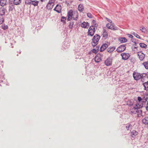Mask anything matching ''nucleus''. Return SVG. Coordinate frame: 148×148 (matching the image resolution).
Listing matches in <instances>:
<instances>
[{
    "label": "nucleus",
    "instance_id": "nucleus-1",
    "mask_svg": "<svg viewBox=\"0 0 148 148\" xmlns=\"http://www.w3.org/2000/svg\"><path fill=\"white\" fill-rule=\"evenodd\" d=\"M100 38V36L98 34H96L93 36L91 42L93 47H95L97 45Z\"/></svg>",
    "mask_w": 148,
    "mask_h": 148
},
{
    "label": "nucleus",
    "instance_id": "nucleus-2",
    "mask_svg": "<svg viewBox=\"0 0 148 148\" xmlns=\"http://www.w3.org/2000/svg\"><path fill=\"white\" fill-rule=\"evenodd\" d=\"M95 32V25L90 26L88 29L87 36L92 37L94 36Z\"/></svg>",
    "mask_w": 148,
    "mask_h": 148
},
{
    "label": "nucleus",
    "instance_id": "nucleus-3",
    "mask_svg": "<svg viewBox=\"0 0 148 148\" xmlns=\"http://www.w3.org/2000/svg\"><path fill=\"white\" fill-rule=\"evenodd\" d=\"M133 77L134 79L138 80L140 78H143V75H141L140 73L134 72L133 74Z\"/></svg>",
    "mask_w": 148,
    "mask_h": 148
},
{
    "label": "nucleus",
    "instance_id": "nucleus-4",
    "mask_svg": "<svg viewBox=\"0 0 148 148\" xmlns=\"http://www.w3.org/2000/svg\"><path fill=\"white\" fill-rule=\"evenodd\" d=\"M112 58L109 57L105 61L104 63L107 66H110L112 65Z\"/></svg>",
    "mask_w": 148,
    "mask_h": 148
},
{
    "label": "nucleus",
    "instance_id": "nucleus-5",
    "mask_svg": "<svg viewBox=\"0 0 148 148\" xmlns=\"http://www.w3.org/2000/svg\"><path fill=\"white\" fill-rule=\"evenodd\" d=\"M103 55L99 53H97L95 57V61L96 62H99L101 60V58Z\"/></svg>",
    "mask_w": 148,
    "mask_h": 148
},
{
    "label": "nucleus",
    "instance_id": "nucleus-6",
    "mask_svg": "<svg viewBox=\"0 0 148 148\" xmlns=\"http://www.w3.org/2000/svg\"><path fill=\"white\" fill-rule=\"evenodd\" d=\"M125 45H123L119 47L116 51L119 53H121L124 51L126 49Z\"/></svg>",
    "mask_w": 148,
    "mask_h": 148
},
{
    "label": "nucleus",
    "instance_id": "nucleus-7",
    "mask_svg": "<svg viewBox=\"0 0 148 148\" xmlns=\"http://www.w3.org/2000/svg\"><path fill=\"white\" fill-rule=\"evenodd\" d=\"M122 59L124 60H127L130 57V55L129 53H124L121 54Z\"/></svg>",
    "mask_w": 148,
    "mask_h": 148
},
{
    "label": "nucleus",
    "instance_id": "nucleus-8",
    "mask_svg": "<svg viewBox=\"0 0 148 148\" xmlns=\"http://www.w3.org/2000/svg\"><path fill=\"white\" fill-rule=\"evenodd\" d=\"M137 55L139 58L140 61L143 60L144 58L145 55L142 51H140L137 52Z\"/></svg>",
    "mask_w": 148,
    "mask_h": 148
},
{
    "label": "nucleus",
    "instance_id": "nucleus-9",
    "mask_svg": "<svg viewBox=\"0 0 148 148\" xmlns=\"http://www.w3.org/2000/svg\"><path fill=\"white\" fill-rule=\"evenodd\" d=\"M61 7L60 5L57 4L54 9V11H56L58 13H60L61 12Z\"/></svg>",
    "mask_w": 148,
    "mask_h": 148
},
{
    "label": "nucleus",
    "instance_id": "nucleus-10",
    "mask_svg": "<svg viewBox=\"0 0 148 148\" xmlns=\"http://www.w3.org/2000/svg\"><path fill=\"white\" fill-rule=\"evenodd\" d=\"M54 5L53 1H49L48 4H47V9L48 10L51 9Z\"/></svg>",
    "mask_w": 148,
    "mask_h": 148
},
{
    "label": "nucleus",
    "instance_id": "nucleus-11",
    "mask_svg": "<svg viewBox=\"0 0 148 148\" xmlns=\"http://www.w3.org/2000/svg\"><path fill=\"white\" fill-rule=\"evenodd\" d=\"M108 47V44L106 43H105L103 45H102L99 51L101 52H102L105 50Z\"/></svg>",
    "mask_w": 148,
    "mask_h": 148
},
{
    "label": "nucleus",
    "instance_id": "nucleus-12",
    "mask_svg": "<svg viewBox=\"0 0 148 148\" xmlns=\"http://www.w3.org/2000/svg\"><path fill=\"white\" fill-rule=\"evenodd\" d=\"M103 33L102 34V37L105 39L107 38L108 36V34L106 31L105 29H103Z\"/></svg>",
    "mask_w": 148,
    "mask_h": 148
},
{
    "label": "nucleus",
    "instance_id": "nucleus-13",
    "mask_svg": "<svg viewBox=\"0 0 148 148\" xmlns=\"http://www.w3.org/2000/svg\"><path fill=\"white\" fill-rule=\"evenodd\" d=\"M81 26L83 28L87 29L89 27V23L88 22H84L81 24Z\"/></svg>",
    "mask_w": 148,
    "mask_h": 148
},
{
    "label": "nucleus",
    "instance_id": "nucleus-14",
    "mask_svg": "<svg viewBox=\"0 0 148 148\" xmlns=\"http://www.w3.org/2000/svg\"><path fill=\"white\" fill-rule=\"evenodd\" d=\"M138 132L135 130H132L130 133L131 136L133 138H134L138 135Z\"/></svg>",
    "mask_w": 148,
    "mask_h": 148
},
{
    "label": "nucleus",
    "instance_id": "nucleus-15",
    "mask_svg": "<svg viewBox=\"0 0 148 148\" xmlns=\"http://www.w3.org/2000/svg\"><path fill=\"white\" fill-rule=\"evenodd\" d=\"M143 104L139 105L138 103H137L135 104V106H134L133 108L134 109L137 110L138 109L140 108L143 107Z\"/></svg>",
    "mask_w": 148,
    "mask_h": 148
},
{
    "label": "nucleus",
    "instance_id": "nucleus-16",
    "mask_svg": "<svg viewBox=\"0 0 148 148\" xmlns=\"http://www.w3.org/2000/svg\"><path fill=\"white\" fill-rule=\"evenodd\" d=\"M142 122L144 124L147 125L148 128V116L145 117L142 120Z\"/></svg>",
    "mask_w": 148,
    "mask_h": 148
},
{
    "label": "nucleus",
    "instance_id": "nucleus-17",
    "mask_svg": "<svg viewBox=\"0 0 148 148\" xmlns=\"http://www.w3.org/2000/svg\"><path fill=\"white\" fill-rule=\"evenodd\" d=\"M115 47H110L107 49V51L110 53H111L114 51L115 49Z\"/></svg>",
    "mask_w": 148,
    "mask_h": 148
},
{
    "label": "nucleus",
    "instance_id": "nucleus-18",
    "mask_svg": "<svg viewBox=\"0 0 148 148\" xmlns=\"http://www.w3.org/2000/svg\"><path fill=\"white\" fill-rule=\"evenodd\" d=\"M6 9L4 8L1 7L0 8V16H2L5 14Z\"/></svg>",
    "mask_w": 148,
    "mask_h": 148
},
{
    "label": "nucleus",
    "instance_id": "nucleus-19",
    "mask_svg": "<svg viewBox=\"0 0 148 148\" xmlns=\"http://www.w3.org/2000/svg\"><path fill=\"white\" fill-rule=\"evenodd\" d=\"M119 41L121 43H124L127 41V39L125 37L120 38H119Z\"/></svg>",
    "mask_w": 148,
    "mask_h": 148
},
{
    "label": "nucleus",
    "instance_id": "nucleus-20",
    "mask_svg": "<svg viewBox=\"0 0 148 148\" xmlns=\"http://www.w3.org/2000/svg\"><path fill=\"white\" fill-rule=\"evenodd\" d=\"M84 9V7L83 5L82 4H80L79 5L78 7V10L80 12H82Z\"/></svg>",
    "mask_w": 148,
    "mask_h": 148
},
{
    "label": "nucleus",
    "instance_id": "nucleus-21",
    "mask_svg": "<svg viewBox=\"0 0 148 148\" xmlns=\"http://www.w3.org/2000/svg\"><path fill=\"white\" fill-rule=\"evenodd\" d=\"M73 11L72 10H70L67 13V17H71L73 18Z\"/></svg>",
    "mask_w": 148,
    "mask_h": 148
},
{
    "label": "nucleus",
    "instance_id": "nucleus-22",
    "mask_svg": "<svg viewBox=\"0 0 148 148\" xmlns=\"http://www.w3.org/2000/svg\"><path fill=\"white\" fill-rule=\"evenodd\" d=\"M7 0H0V5L2 6H4L6 5Z\"/></svg>",
    "mask_w": 148,
    "mask_h": 148
},
{
    "label": "nucleus",
    "instance_id": "nucleus-23",
    "mask_svg": "<svg viewBox=\"0 0 148 148\" xmlns=\"http://www.w3.org/2000/svg\"><path fill=\"white\" fill-rule=\"evenodd\" d=\"M109 29H110L112 30H118L119 28L115 26L114 25L111 24V25H110V26Z\"/></svg>",
    "mask_w": 148,
    "mask_h": 148
},
{
    "label": "nucleus",
    "instance_id": "nucleus-24",
    "mask_svg": "<svg viewBox=\"0 0 148 148\" xmlns=\"http://www.w3.org/2000/svg\"><path fill=\"white\" fill-rule=\"evenodd\" d=\"M134 104L133 100H128L127 103V105L130 106H132Z\"/></svg>",
    "mask_w": 148,
    "mask_h": 148
},
{
    "label": "nucleus",
    "instance_id": "nucleus-25",
    "mask_svg": "<svg viewBox=\"0 0 148 148\" xmlns=\"http://www.w3.org/2000/svg\"><path fill=\"white\" fill-rule=\"evenodd\" d=\"M143 85L144 87V89L147 90L148 89V81L143 83Z\"/></svg>",
    "mask_w": 148,
    "mask_h": 148
},
{
    "label": "nucleus",
    "instance_id": "nucleus-26",
    "mask_svg": "<svg viewBox=\"0 0 148 148\" xmlns=\"http://www.w3.org/2000/svg\"><path fill=\"white\" fill-rule=\"evenodd\" d=\"M21 2V0H14V5H19Z\"/></svg>",
    "mask_w": 148,
    "mask_h": 148
},
{
    "label": "nucleus",
    "instance_id": "nucleus-27",
    "mask_svg": "<svg viewBox=\"0 0 148 148\" xmlns=\"http://www.w3.org/2000/svg\"><path fill=\"white\" fill-rule=\"evenodd\" d=\"M139 45L140 47L142 48L146 49L147 48V45L143 43H139Z\"/></svg>",
    "mask_w": 148,
    "mask_h": 148
},
{
    "label": "nucleus",
    "instance_id": "nucleus-28",
    "mask_svg": "<svg viewBox=\"0 0 148 148\" xmlns=\"http://www.w3.org/2000/svg\"><path fill=\"white\" fill-rule=\"evenodd\" d=\"M38 1H32L31 2V4L34 5V6H36L38 5Z\"/></svg>",
    "mask_w": 148,
    "mask_h": 148
},
{
    "label": "nucleus",
    "instance_id": "nucleus-29",
    "mask_svg": "<svg viewBox=\"0 0 148 148\" xmlns=\"http://www.w3.org/2000/svg\"><path fill=\"white\" fill-rule=\"evenodd\" d=\"M133 109L131 110V112L132 113L136 114V113H138L139 114H141L142 112V110H136V112H135L133 111Z\"/></svg>",
    "mask_w": 148,
    "mask_h": 148
},
{
    "label": "nucleus",
    "instance_id": "nucleus-30",
    "mask_svg": "<svg viewBox=\"0 0 148 148\" xmlns=\"http://www.w3.org/2000/svg\"><path fill=\"white\" fill-rule=\"evenodd\" d=\"M143 64L144 66L146 69H148V61L144 62Z\"/></svg>",
    "mask_w": 148,
    "mask_h": 148
},
{
    "label": "nucleus",
    "instance_id": "nucleus-31",
    "mask_svg": "<svg viewBox=\"0 0 148 148\" xmlns=\"http://www.w3.org/2000/svg\"><path fill=\"white\" fill-rule=\"evenodd\" d=\"M73 24L74 22L73 21H71L69 25V28L72 29L73 27Z\"/></svg>",
    "mask_w": 148,
    "mask_h": 148
},
{
    "label": "nucleus",
    "instance_id": "nucleus-32",
    "mask_svg": "<svg viewBox=\"0 0 148 148\" xmlns=\"http://www.w3.org/2000/svg\"><path fill=\"white\" fill-rule=\"evenodd\" d=\"M66 17H64V16H62L61 17V21L62 22H63V23H66Z\"/></svg>",
    "mask_w": 148,
    "mask_h": 148
},
{
    "label": "nucleus",
    "instance_id": "nucleus-33",
    "mask_svg": "<svg viewBox=\"0 0 148 148\" xmlns=\"http://www.w3.org/2000/svg\"><path fill=\"white\" fill-rule=\"evenodd\" d=\"M132 34L134 35L137 38L139 39H141V37L138 34L135 33V32H133L132 33Z\"/></svg>",
    "mask_w": 148,
    "mask_h": 148
},
{
    "label": "nucleus",
    "instance_id": "nucleus-34",
    "mask_svg": "<svg viewBox=\"0 0 148 148\" xmlns=\"http://www.w3.org/2000/svg\"><path fill=\"white\" fill-rule=\"evenodd\" d=\"M1 28L3 30H5L8 28V27L7 25H5L4 24L2 25L1 26Z\"/></svg>",
    "mask_w": 148,
    "mask_h": 148
},
{
    "label": "nucleus",
    "instance_id": "nucleus-35",
    "mask_svg": "<svg viewBox=\"0 0 148 148\" xmlns=\"http://www.w3.org/2000/svg\"><path fill=\"white\" fill-rule=\"evenodd\" d=\"M32 0H25V3L26 4H30L31 3Z\"/></svg>",
    "mask_w": 148,
    "mask_h": 148
},
{
    "label": "nucleus",
    "instance_id": "nucleus-36",
    "mask_svg": "<svg viewBox=\"0 0 148 148\" xmlns=\"http://www.w3.org/2000/svg\"><path fill=\"white\" fill-rule=\"evenodd\" d=\"M140 30L141 31L143 32H145L146 31V28L144 27H143L142 29H140Z\"/></svg>",
    "mask_w": 148,
    "mask_h": 148
},
{
    "label": "nucleus",
    "instance_id": "nucleus-37",
    "mask_svg": "<svg viewBox=\"0 0 148 148\" xmlns=\"http://www.w3.org/2000/svg\"><path fill=\"white\" fill-rule=\"evenodd\" d=\"M91 51H92L95 54H97V53L98 52V51H97L95 49H93L91 50Z\"/></svg>",
    "mask_w": 148,
    "mask_h": 148
},
{
    "label": "nucleus",
    "instance_id": "nucleus-38",
    "mask_svg": "<svg viewBox=\"0 0 148 148\" xmlns=\"http://www.w3.org/2000/svg\"><path fill=\"white\" fill-rule=\"evenodd\" d=\"M87 16L90 18H92L93 17L92 15L90 13H87Z\"/></svg>",
    "mask_w": 148,
    "mask_h": 148
},
{
    "label": "nucleus",
    "instance_id": "nucleus-39",
    "mask_svg": "<svg viewBox=\"0 0 148 148\" xmlns=\"http://www.w3.org/2000/svg\"><path fill=\"white\" fill-rule=\"evenodd\" d=\"M14 8V7L13 5H12L11 6H9V11H12L13 10V8Z\"/></svg>",
    "mask_w": 148,
    "mask_h": 148
},
{
    "label": "nucleus",
    "instance_id": "nucleus-40",
    "mask_svg": "<svg viewBox=\"0 0 148 148\" xmlns=\"http://www.w3.org/2000/svg\"><path fill=\"white\" fill-rule=\"evenodd\" d=\"M138 100L139 102H140L142 100V98L140 97H138Z\"/></svg>",
    "mask_w": 148,
    "mask_h": 148
},
{
    "label": "nucleus",
    "instance_id": "nucleus-41",
    "mask_svg": "<svg viewBox=\"0 0 148 148\" xmlns=\"http://www.w3.org/2000/svg\"><path fill=\"white\" fill-rule=\"evenodd\" d=\"M96 23V21L95 20H93L92 21V23L94 25H95V27L96 26V24L95 23Z\"/></svg>",
    "mask_w": 148,
    "mask_h": 148
},
{
    "label": "nucleus",
    "instance_id": "nucleus-42",
    "mask_svg": "<svg viewBox=\"0 0 148 148\" xmlns=\"http://www.w3.org/2000/svg\"><path fill=\"white\" fill-rule=\"evenodd\" d=\"M106 19L107 20V21H108L110 23H112V21L110 19H109L108 18L106 17Z\"/></svg>",
    "mask_w": 148,
    "mask_h": 148
},
{
    "label": "nucleus",
    "instance_id": "nucleus-43",
    "mask_svg": "<svg viewBox=\"0 0 148 148\" xmlns=\"http://www.w3.org/2000/svg\"><path fill=\"white\" fill-rule=\"evenodd\" d=\"M110 25H111V24L108 23L106 25V27L108 29H109L110 26Z\"/></svg>",
    "mask_w": 148,
    "mask_h": 148
},
{
    "label": "nucleus",
    "instance_id": "nucleus-44",
    "mask_svg": "<svg viewBox=\"0 0 148 148\" xmlns=\"http://www.w3.org/2000/svg\"><path fill=\"white\" fill-rule=\"evenodd\" d=\"M136 39H135V38H132V39L131 40H132V42H136Z\"/></svg>",
    "mask_w": 148,
    "mask_h": 148
},
{
    "label": "nucleus",
    "instance_id": "nucleus-45",
    "mask_svg": "<svg viewBox=\"0 0 148 148\" xmlns=\"http://www.w3.org/2000/svg\"><path fill=\"white\" fill-rule=\"evenodd\" d=\"M128 37L129 38H132V39L133 38V36L131 35V34H128Z\"/></svg>",
    "mask_w": 148,
    "mask_h": 148
},
{
    "label": "nucleus",
    "instance_id": "nucleus-46",
    "mask_svg": "<svg viewBox=\"0 0 148 148\" xmlns=\"http://www.w3.org/2000/svg\"><path fill=\"white\" fill-rule=\"evenodd\" d=\"M78 15L77 14V16L76 17L74 18L73 17V18H73V20H76L78 18Z\"/></svg>",
    "mask_w": 148,
    "mask_h": 148
},
{
    "label": "nucleus",
    "instance_id": "nucleus-47",
    "mask_svg": "<svg viewBox=\"0 0 148 148\" xmlns=\"http://www.w3.org/2000/svg\"><path fill=\"white\" fill-rule=\"evenodd\" d=\"M144 100H145V101H146L148 99V97H145V96L144 97Z\"/></svg>",
    "mask_w": 148,
    "mask_h": 148
},
{
    "label": "nucleus",
    "instance_id": "nucleus-48",
    "mask_svg": "<svg viewBox=\"0 0 148 148\" xmlns=\"http://www.w3.org/2000/svg\"><path fill=\"white\" fill-rule=\"evenodd\" d=\"M72 18L71 17H67V20L68 21H70Z\"/></svg>",
    "mask_w": 148,
    "mask_h": 148
},
{
    "label": "nucleus",
    "instance_id": "nucleus-49",
    "mask_svg": "<svg viewBox=\"0 0 148 148\" xmlns=\"http://www.w3.org/2000/svg\"><path fill=\"white\" fill-rule=\"evenodd\" d=\"M137 47H132V51H134V49H137Z\"/></svg>",
    "mask_w": 148,
    "mask_h": 148
},
{
    "label": "nucleus",
    "instance_id": "nucleus-50",
    "mask_svg": "<svg viewBox=\"0 0 148 148\" xmlns=\"http://www.w3.org/2000/svg\"><path fill=\"white\" fill-rule=\"evenodd\" d=\"M129 126L128 125V124H127L126 126V128L127 129V130H129Z\"/></svg>",
    "mask_w": 148,
    "mask_h": 148
},
{
    "label": "nucleus",
    "instance_id": "nucleus-51",
    "mask_svg": "<svg viewBox=\"0 0 148 148\" xmlns=\"http://www.w3.org/2000/svg\"><path fill=\"white\" fill-rule=\"evenodd\" d=\"M96 47H95V49H96L97 51H99V46H96Z\"/></svg>",
    "mask_w": 148,
    "mask_h": 148
},
{
    "label": "nucleus",
    "instance_id": "nucleus-52",
    "mask_svg": "<svg viewBox=\"0 0 148 148\" xmlns=\"http://www.w3.org/2000/svg\"><path fill=\"white\" fill-rule=\"evenodd\" d=\"M66 4L67 5H69V3L67 1H65V2Z\"/></svg>",
    "mask_w": 148,
    "mask_h": 148
},
{
    "label": "nucleus",
    "instance_id": "nucleus-53",
    "mask_svg": "<svg viewBox=\"0 0 148 148\" xmlns=\"http://www.w3.org/2000/svg\"><path fill=\"white\" fill-rule=\"evenodd\" d=\"M143 74L144 75H145V76H144L143 75V77H146V75H147V74H146V73H143Z\"/></svg>",
    "mask_w": 148,
    "mask_h": 148
},
{
    "label": "nucleus",
    "instance_id": "nucleus-54",
    "mask_svg": "<svg viewBox=\"0 0 148 148\" xmlns=\"http://www.w3.org/2000/svg\"><path fill=\"white\" fill-rule=\"evenodd\" d=\"M134 45L135 46H136L137 44H138V42H134Z\"/></svg>",
    "mask_w": 148,
    "mask_h": 148
},
{
    "label": "nucleus",
    "instance_id": "nucleus-55",
    "mask_svg": "<svg viewBox=\"0 0 148 148\" xmlns=\"http://www.w3.org/2000/svg\"><path fill=\"white\" fill-rule=\"evenodd\" d=\"M146 110L148 111V106H147L146 107Z\"/></svg>",
    "mask_w": 148,
    "mask_h": 148
},
{
    "label": "nucleus",
    "instance_id": "nucleus-56",
    "mask_svg": "<svg viewBox=\"0 0 148 148\" xmlns=\"http://www.w3.org/2000/svg\"><path fill=\"white\" fill-rule=\"evenodd\" d=\"M128 125L130 127V126H131V127L132 126V125H131V124H128Z\"/></svg>",
    "mask_w": 148,
    "mask_h": 148
},
{
    "label": "nucleus",
    "instance_id": "nucleus-57",
    "mask_svg": "<svg viewBox=\"0 0 148 148\" xmlns=\"http://www.w3.org/2000/svg\"><path fill=\"white\" fill-rule=\"evenodd\" d=\"M92 51H91V50L89 51V53H88V54H91V52Z\"/></svg>",
    "mask_w": 148,
    "mask_h": 148
},
{
    "label": "nucleus",
    "instance_id": "nucleus-58",
    "mask_svg": "<svg viewBox=\"0 0 148 148\" xmlns=\"http://www.w3.org/2000/svg\"><path fill=\"white\" fill-rule=\"evenodd\" d=\"M141 81L142 82H144V80L143 81V78H141Z\"/></svg>",
    "mask_w": 148,
    "mask_h": 148
},
{
    "label": "nucleus",
    "instance_id": "nucleus-59",
    "mask_svg": "<svg viewBox=\"0 0 148 148\" xmlns=\"http://www.w3.org/2000/svg\"><path fill=\"white\" fill-rule=\"evenodd\" d=\"M146 101H145V100H143V101H142V102H146Z\"/></svg>",
    "mask_w": 148,
    "mask_h": 148
},
{
    "label": "nucleus",
    "instance_id": "nucleus-60",
    "mask_svg": "<svg viewBox=\"0 0 148 148\" xmlns=\"http://www.w3.org/2000/svg\"><path fill=\"white\" fill-rule=\"evenodd\" d=\"M147 106H148V101H147Z\"/></svg>",
    "mask_w": 148,
    "mask_h": 148
},
{
    "label": "nucleus",
    "instance_id": "nucleus-61",
    "mask_svg": "<svg viewBox=\"0 0 148 148\" xmlns=\"http://www.w3.org/2000/svg\"><path fill=\"white\" fill-rule=\"evenodd\" d=\"M138 40H136V42H138Z\"/></svg>",
    "mask_w": 148,
    "mask_h": 148
},
{
    "label": "nucleus",
    "instance_id": "nucleus-62",
    "mask_svg": "<svg viewBox=\"0 0 148 148\" xmlns=\"http://www.w3.org/2000/svg\"><path fill=\"white\" fill-rule=\"evenodd\" d=\"M78 0L80 1H83V0Z\"/></svg>",
    "mask_w": 148,
    "mask_h": 148
},
{
    "label": "nucleus",
    "instance_id": "nucleus-63",
    "mask_svg": "<svg viewBox=\"0 0 148 148\" xmlns=\"http://www.w3.org/2000/svg\"><path fill=\"white\" fill-rule=\"evenodd\" d=\"M44 1V0H41V1Z\"/></svg>",
    "mask_w": 148,
    "mask_h": 148
},
{
    "label": "nucleus",
    "instance_id": "nucleus-64",
    "mask_svg": "<svg viewBox=\"0 0 148 148\" xmlns=\"http://www.w3.org/2000/svg\"><path fill=\"white\" fill-rule=\"evenodd\" d=\"M147 95H148V93H147Z\"/></svg>",
    "mask_w": 148,
    "mask_h": 148
}]
</instances>
